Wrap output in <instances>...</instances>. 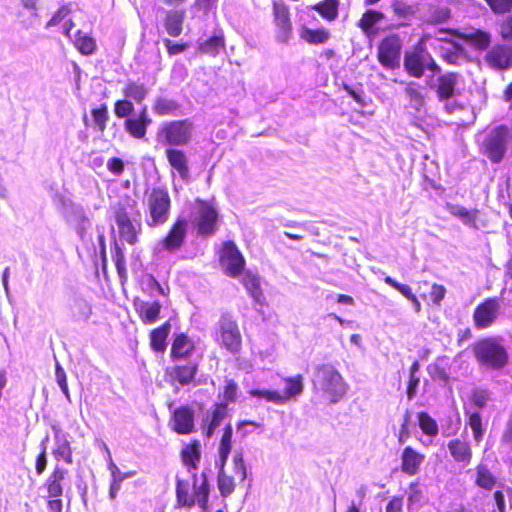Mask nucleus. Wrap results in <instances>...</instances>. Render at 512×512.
Listing matches in <instances>:
<instances>
[{"label": "nucleus", "mask_w": 512, "mask_h": 512, "mask_svg": "<svg viewBox=\"0 0 512 512\" xmlns=\"http://www.w3.org/2000/svg\"><path fill=\"white\" fill-rule=\"evenodd\" d=\"M424 460L425 456L423 454L407 446L401 454V471L409 476H414L419 472Z\"/></svg>", "instance_id": "obj_21"}, {"label": "nucleus", "mask_w": 512, "mask_h": 512, "mask_svg": "<svg viewBox=\"0 0 512 512\" xmlns=\"http://www.w3.org/2000/svg\"><path fill=\"white\" fill-rule=\"evenodd\" d=\"M193 123L188 120H175L162 125L157 137L160 143L169 146H185L191 138Z\"/></svg>", "instance_id": "obj_4"}, {"label": "nucleus", "mask_w": 512, "mask_h": 512, "mask_svg": "<svg viewBox=\"0 0 512 512\" xmlns=\"http://www.w3.org/2000/svg\"><path fill=\"white\" fill-rule=\"evenodd\" d=\"M75 230H76V233L78 235V237L80 238V240L82 241V243L84 245H89L91 244L93 246V242H92V235L89 233V230L91 228V221L89 218L81 221V222H78L76 224L73 225Z\"/></svg>", "instance_id": "obj_55"}, {"label": "nucleus", "mask_w": 512, "mask_h": 512, "mask_svg": "<svg viewBox=\"0 0 512 512\" xmlns=\"http://www.w3.org/2000/svg\"><path fill=\"white\" fill-rule=\"evenodd\" d=\"M436 93L439 101H448L454 96L455 87L457 84V75L454 73H447L437 79Z\"/></svg>", "instance_id": "obj_25"}, {"label": "nucleus", "mask_w": 512, "mask_h": 512, "mask_svg": "<svg viewBox=\"0 0 512 512\" xmlns=\"http://www.w3.org/2000/svg\"><path fill=\"white\" fill-rule=\"evenodd\" d=\"M194 478V494L192 495L195 499V503H197L200 507L205 508L208 502L209 496V484L205 475H202V482L197 485L196 474L193 475Z\"/></svg>", "instance_id": "obj_44"}, {"label": "nucleus", "mask_w": 512, "mask_h": 512, "mask_svg": "<svg viewBox=\"0 0 512 512\" xmlns=\"http://www.w3.org/2000/svg\"><path fill=\"white\" fill-rule=\"evenodd\" d=\"M404 68L410 76L416 78H420L425 70H430L433 73L440 72V67L430 53L422 47H416L412 52L405 54Z\"/></svg>", "instance_id": "obj_6"}, {"label": "nucleus", "mask_w": 512, "mask_h": 512, "mask_svg": "<svg viewBox=\"0 0 512 512\" xmlns=\"http://www.w3.org/2000/svg\"><path fill=\"white\" fill-rule=\"evenodd\" d=\"M384 19V14L376 10H367L358 22L364 32H369L378 22Z\"/></svg>", "instance_id": "obj_47"}, {"label": "nucleus", "mask_w": 512, "mask_h": 512, "mask_svg": "<svg viewBox=\"0 0 512 512\" xmlns=\"http://www.w3.org/2000/svg\"><path fill=\"white\" fill-rule=\"evenodd\" d=\"M491 399V392L487 389H475L472 393V402L479 409L484 408Z\"/></svg>", "instance_id": "obj_61"}, {"label": "nucleus", "mask_w": 512, "mask_h": 512, "mask_svg": "<svg viewBox=\"0 0 512 512\" xmlns=\"http://www.w3.org/2000/svg\"><path fill=\"white\" fill-rule=\"evenodd\" d=\"M194 351V343L185 334H179L175 337L171 347V357L173 360L186 359Z\"/></svg>", "instance_id": "obj_27"}, {"label": "nucleus", "mask_w": 512, "mask_h": 512, "mask_svg": "<svg viewBox=\"0 0 512 512\" xmlns=\"http://www.w3.org/2000/svg\"><path fill=\"white\" fill-rule=\"evenodd\" d=\"M509 141V129L500 125L492 129L485 136L482 150L485 156L493 163H500L504 158Z\"/></svg>", "instance_id": "obj_5"}, {"label": "nucleus", "mask_w": 512, "mask_h": 512, "mask_svg": "<svg viewBox=\"0 0 512 512\" xmlns=\"http://www.w3.org/2000/svg\"><path fill=\"white\" fill-rule=\"evenodd\" d=\"M188 222L184 218H178L172 225L167 235L155 246L157 254L167 251L177 252L184 244L187 236Z\"/></svg>", "instance_id": "obj_8"}, {"label": "nucleus", "mask_w": 512, "mask_h": 512, "mask_svg": "<svg viewBox=\"0 0 512 512\" xmlns=\"http://www.w3.org/2000/svg\"><path fill=\"white\" fill-rule=\"evenodd\" d=\"M218 489L222 497L230 496L235 490L234 478L227 475L222 466H219Z\"/></svg>", "instance_id": "obj_46"}, {"label": "nucleus", "mask_w": 512, "mask_h": 512, "mask_svg": "<svg viewBox=\"0 0 512 512\" xmlns=\"http://www.w3.org/2000/svg\"><path fill=\"white\" fill-rule=\"evenodd\" d=\"M251 397L265 400L274 404H283L281 393L276 390L252 389L248 392Z\"/></svg>", "instance_id": "obj_48"}, {"label": "nucleus", "mask_w": 512, "mask_h": 512, "mask_svg": "<svg viewBox=\"0 0 512 512\" xmlns=\"http://www.w3.org/2000/svg\"><path fill=\"white\" fill-rule=\"evenodd\" d=\"M135 306L140 319L145 324L155 323L159 317L162 307L158 301H139L135 303Z\"/></svg>", "instance_id": "obj_26"}, {"label": "nucleus", "mask_w": 512, "mask_h": 512, "mask_svg": "<svg viewBox=\"0 0 512 512\" xmlns=\"http://www.w3.org/2000/svg\"><path fill=\"white\" fill-rule=\"evenodd\" d=\"M68 309L73 321H87L92 313L90 304L82 297L74 295L69 299Z\"/></svg>", "instance_id": "obj_24"}, {"label": "nucleus", "mask_w": 512, "mask_h": 512, "mask_svg": "<svg viewBox=\"0 0 512 512\" xmlns=\"http://www.w3.org/2000/svg\"><path fill=\"white\" fill-rule=\"evenodd\" d=\"M219 335L217 341L228 351L235 354L239 352L242 337L237 322L229 314H223L217 324Z\"/></svg>", "instance_id": "obj_7"}, {"label": "nucleus", "mask_w": 512, "mask_h": 512, "mask_svg": "<svg viewBox=\"0 0 512 512\" xmlns=\"http://www.w3.org/2000/svg\"><path fill=\"white\" fill-rule=\"evenodd\" d=\"M220 263L227 275L236 277L243 271L245 260L236 245L228 241L223 245Z\"/></svg>", "instance_id": "obj_11"}, {"label": "nucleus", "mask_w": 512, "mask_h": 512, "mask_svg": "<svg viewBox=\"0 0 512 512\" xmlns=\"http://www.w3.org/2000/svg\"><path fill=\"white\" fill-rule=\"evenodd\" d=\"M274 22L277 27V39L287 42L291 33V21L288 6L283 1H275L273 4Z\"/></svg>", "instance_id": "obj_15"}, {"label": "nucleus", "mask_w": 512, "mask_h": 512, "mask_svg": "<svg viewBox=\"0 0 512 512\" xmlns=\"http://www.w3.org/2000/svg\"><path fill=\"white\" fill-rule=\"evenodd\" d=\"M224 47V39L221 36H213L201 45V51L207 54L216 55Z\"/></svg>", "instance_id": "obj_57"}, {"label": "nucleus", "mask_w": 512, "mask_h": 512, "mask_svg": "<svg viewBox=\"0 0 512 512\" xmlns=\"http://www.w3.org/2000/svg\"><path fill=\"white\" fill-rule=\"evenodd\" d=\"M402 43L397 35L385 37L378 47V60L386 69L399 67Z\"/></svg>", "instance_id": "obj_9"}, {"label": "nucleus", "mask_w": 512, "mask_h": 512, "mask_svg": "<svg viewBox=\"0 0 512 512\" xmlns=\"http://www.w3.org/2000/svg\"><path fill=\"white\" fill-rule=\"evenodd\" d=\"M134 104L131 100L125 98L122 100H117L114 104V114L116 117L120 119H127L132 117V113L134 112Z\"/></svg>", "instance_id": "obj_52"}, {"label": "nucleus", "mask_w": 512, "mask_h": 512, "mask_svg": "<svg viewBox=\"0 0 512 512\" xmlns=\"http://www.w3.org/2000/svg\"><path fill=\"white\" fill-rule=\"evenodd\" d=\"M418 421L419 427L426 435L435 437L438 434V424L428 413H418Z\"/></svg>", "instance_id": "obj_49"}, {"label": "nucleus", "mask_w": 512, "mask_h": 512, "mask_svg": "<svg viewBox=\"0 0 512 512\" xmlns=\"http://www.w3.org/2000/svg\"><path fill=\"white\" fill-rule=\"evenodd\" d=\"M72 4H64L62 5L52 16V18L47 22L46 28H50L58 25L62 20H64L71 12Z\"/></svg>", "instance_id": "obj_60"}, {"label": "nucleus", "mask_w": 512, "mask_h": 512, "mask_svg": "<svg viewBox=\"0 0 512 512\" xmlns=\"http://www.w3.org/2000/svg\"><path fill=\"white\" fill-rule=\"evenodd\" d=\"M184 17L183 11L172 10L167 13L165 29L170 36L178 37L182 33Z\"/></svg>", "instance_id": "obj_35"}, {"label": "nucleus", "mask_w": 512, "mask_h": 512, "mask_svg": "<svg viewBox=\"0 0 512 512\" xmlns=\"http://www.w3.org/2000/svg\"><path fill=\"white\" fill-rule=\"evenodd\" d=\"M233 472L240 479V482L245 481L247 478V467L244 461V455L242 450H236L233 454Z\"/></svg>", "instance_id": "obj_53"}, {"label": "nucleus", "mask_w": 512, "mask_h": 512, "mask_svg": "<svg viewBox=\"0 0 512 512\" xmlns=\"http://www.w3.org/2000/svg\"><path fill=\"white\" fill-rule=\"evenodd\" d=\"M487 63L495 69L505 70L512 66V46L496 45L486 55Z\"/></svg>", "instance_id": "obj_17"}, {"label": "nucleus", "mask_w": 512, "mask_h": 512, "mask_svg": "<svg viewBox=\"0 0 512 512\" xmlns=\"http://www.w3.org/2000/svg\"><path fill=\"white\" fill-rule=\"evenodd\" d=\"M55 380L68 402H71L65 370L58 361L55 364Z\"/></svg>", "instance_id": "obj_56"}, {"label": "nucleus", "mask_w": 512, "mask_h": 512, "mask_svg": "<svg viewBox=\"0 0 512 512\" xmlns=\"http://www.w3.org/2000/svg\"><path fill=\"white\" fill-rule=\"evenodd\" d=\"M438 35L439 40L447 41L449 45V47L446 49L447 52L444 56L445 59L449 63H456L464 53L462 47L458 43L448 40V36H453V33L450 30H439Z\"/></svg>", "instance_id": "obj_33"}, {"label": "nucleus", "mask_w": 512, "mask_h": 512, "mask_svg": "<svg viewBox=\"0 0 512 512\" xmlns=\"http://www.w3.org/2000/svg\"><path fill=\"white\" fill-rule=\"evenodd\" d=\"M179 109L180 104L177 101L166 97L156 98L153 105L154 113L160 116L176 115Z\"/></svg>", "instance_id": "obj_40"}, {"label": "nucleus", "mask_w": 512, "mask_h": 512, "mask_svg": "<svg viewBox=\"0 0 512 512\" xmlns=\"http://www.w3.org/2000/svg\"><path fill=\"white\" fill-rule=\"evenodd\" d=\"M165 153L170 166L178 173L181 180L188 182L190 180V168L186 153L176 148H169Z\"/></svg>", "instance_id": "obj_18"}, {"label": "nucleus", "mask_w": 512, "mask_h": 512, "mask_svg": "<svg viewBox=\"0 0 512 512\" xmlns=\"http://www.w3.org/2000/svg\"><path fill=\"white\" fill-rule=\"evenodd\" d=\"M339 0H324L313 6L323 18L332 21L338 16Z\"/></svg>", "instance_id": "obj_42"}, {"label": "nucleus", "mask_w": 512, "mask_h": 512, "mask_svg": "<svg viewBox=\"0 0 512 512\" xmlns=\"http://www.w3.org/2000/svg\"><path fill=\"white\" fill-rule=\"evenodd\" d=\"M447 449L455 462L466 467L472 460V449L467 441L452 439L447 444Z\"/></svg>", "instance_id": "obj_22"}, {"label": "nucleus", "mask_w": 512, "mask_h": 512, "mask_svg": "<svg viewBox=\"0 0 512 512\" xmlns=\"http://www.w3.org/2000/svg\"><path fill=\"white\" fill-rule=\"evenodd\" d=\"M63 213L66 220L71 225H74L88 218L83 206L74 203L71 200H66L63 202Z\"/></svg>", "instance_id": "obj_34"}, {"label": "nucleus", "mask_w": 512, "mask_h": 512, "mask_svg": "<svg viewBox=\"0 0 512 512\" xmlns=\"http://www.w3.org/2000/svg\"><path fill=\"white\" fill-rule=\"evenodd\" d=\"M226 404H216L213 411L208 412L204 419V429L207 437H211L226 416Z\"/></svg>", "instance_id": "obj_28"}, {"label": "nucleus", "mask_w": 512, "mask_h": 512, "mask_svg": "<svg viewBox=\"0 0 512 512\" xmlns=\"http://www.w3.org/2000/svg\"><path fill=\"white\" fill-rule=\"evenodd\" d=\"M500 312V303L497 298H488L480 303L474 310L473 322L477 329L490 327Z\"/></svg>", "instance_id": "obj_10"}, {"label": "nucleus", "mask_w": 512, "mask_h": 512, "mask_svg": "<svg viewBox=\"0 0 512 512\" xmlns=\"http://www.w3.org/2000/svg\"><path fill=\"white\" fill-rule=\"evenodd\" d=\"M149 216L146 223L149 227H157L165 224L169 219L171 200L165 189L154 188L147 196Z\"/></svg>", "instance_id": "obj_3"}, {"label": "nucleus", "mask_w": 512, "mask_h": 512, "mask_svg": "<svg viewBox=\"0 0 512 512\" xmlns=\"http://www.w3.org/2000/svg\"><path fill=\"white\" fill-rule=\"evenodd\" d=\"M479 367L487 371H502L509 364V352L501 337H485L472 346Z\"/></svg>", "instance_id": "obj_1"}, {"label": "nucleus", "mask_w": 512, "mask_h": 512, "mask_svg": "<svg viewBox=\"0 0 512 512\" xmlns=\"http://www.w3.org/2000/svg\"><path fill=\"white\" fill-rule=\"evenodd\" d=\"M173 430L178 434H189L194 430V412L188 406L177 408L172 416Z\"/></svg>", "instance_id": "obj_19"}, {"label": "nucleus", "mask_w": 512, "mask_h": 512, "mask_svg": "<svg viewBox=\"0 0 512 512\" xmlns=\"http://www.w3.org/2000/svg\"><path fill=\"white\" fill-rule=\"evenodd\" d=\"M152 119L148 115L147 107L144 106L136 116L127 118L124 122L125 131L136 139H143L146 136L147 128Z\"/></svg>", "instance_id": "obj_16"}, {"label": "nucleus", "mask_w": 512, "mask_h": 512, "mask_svg": "<svg viewBox=\"0 0 512 512\" xmlns=\"http://www.w3.org/2000/svg\"><path fill=\"white\" fill-rule=\"evenodd\" d=\"M170 332V324L165 323L161 327L154 329L150 334V344L154 351L163 353L166 350V339Z\"/></svg>", "instance_id": "obj_36"}, {"label": "nucleus", "mask_w": 512, "mask_h": 512, "mask_svg": "<svg viewBox=\"0 0 512 512\" xmlns=\"http://www.w3.org/2000/svg\"><path fill=\"white\" fill-rule=\"evenodd\" d=\"M68 471L59 465H56L52 473L48 476L44 483L48 498H58L63 495L64 482Z\"/></svg>", "instance_id": "obj_20"}, {"label": "nucleus", "mask_w": 512, "mask_h": 512, "mask_svg": "<svg viewBox=\"0 0 512 512\" xmlns=\"http://www.w3.org/2000/svg\"><path fill=\"white\" fill-rule=\"evenodd\" d=\"M451 11L448 7H432L430 8L426 21L432 24H441L448 21Z\"/></svg>", "instance_id": "obj_51"}, {"label": "nucleus", "mask_w": 512, "mask_h": 512, "mask_svg": "<svg viewBox=\"0 0 512 512\" xmlns=\"http://www.w3.org/2000/svg\"><path fill=\"white\" fill-rule=\"evenodd\" d=\"M301 37L310 44H322L329 39V32L325 29L313 30L305 28L302 31Z\"/></svg>", "instance_id": "obj_50"}, {"label": "nucleus", "mask_w": 512, "mask_h": 512, "mask_svg": "<svg viewBox=\"0 0 512 512\" xmlns=\"http://www.w3.org/2000/svg\"><path fill=\"white\" fill-rule=\"evenodd\" d=\"M122 93L125 98L140 104L149 94V89L144 83L130 81L122 89Z\"/></svg>", "instance_id": "obj_32"}, {"label": "nucleus", "mask_w": 512, "mask_h": 512, "mask_svg": "<svg viewBox=\"0 0 512 512\" xmlns=\"http://www.w3.org/2000/svg\"><path fill=\"white\" fill-rule=\"evenodd\" d=\"M242 284L249 295L253 298L254 302L257 305L262 306L264 304L265 297L262 293L258 276L250 272H245L242 278Z\"/></svg>", "instance_id": "obj_29"}, {"label": "nucleus", "mask_w": 512, "mask_h": 512, "mask_svg": "<svg viewBox=\"0 0 512 512\" xmlns=\"http://www.w3.org/2000/svg\"><path fill=\"white\" fill-rule=\"evenodd\" d=\"M469 426L472 429L475 441L480 442L484 435V429L482 427L481 415L478 412L472 413L469 416Z\"/></svg>", "instance_id": "obj_58"}, {"label": "nucleus", "mask_w": 512, "mask_h": 512, "mask_svg": "<svg viewBox=\"0 0 512 512\" xmlns=\"http://www.w3.org/2000/svg\"><path fill=\"white\" fill-rule=\"evenodd\" d=\"M91 115L94 123L100 132L106 129L107 121L109 120L108 108L106 104H102L99 108L93 109Z\"/></svg>", "instance_id": "obj_54"}, {"label": "nucleus", "mask_w": 512, "mask_h": 512, "mask_svg": "<svg viewBox=\"0 0 512 512\" xmlns=\"http://www.w3.org/2000/svg\"><path fill=\"white\" fill-rule=\"evenodd\" d=\"M384 282L399 291L408 300L415 296L412 292V289L408 285L401 284L390 276H385Z\"/></svg>", "instance_id": "obj_63"}, {"label": "nucleus", "mask_w": 512, "mask_h": 512, "mask_svg": "<svg viewBox=\"0 0 512 512\" xmlns=\"http://www.w3.org/2000/svg\"><path fill=\"white\" fill-rule=\"evenodd\" d=\"M218 213L217 211L205 202H201L193 223L200 236H211L216 231Z\"/></svg>", "instance_id": "obj_12"}, {"label": "nucleus", "mask_w": 512, "mask_h": 512, "mask_svg": "<svg viewBox=\"0 0 512 512\" xmlns=\"http://www.w3.org/2000/svg\"><path fill=\"white\" fill-rule=\"evenodd\" d=\"M177 503L181 507L191 508L195 505V499L189 494V483L178 479L176 484Z\"/></svg>", "instance_id": "obj_43"}, {"label": "nucleus", "mask_w": 512, "mask_h": 512, "mask_svg": "<svg viewBox=\"0 0 512 512\" xmlns=\"http://www.w3.org/2000/svg\"><path fill=\"white\" fill-rule=\"evenodd\" d=\"M286 384L284 392L281 393L283 398V404L292 398H296L302 394L304 385L302 375H296L294 377H286L283 379Z\"/></svg>", "instance_id": "obj_31"}, {"label": "nucleus", "mask_w": 512, "mask_h": 512, "mask_svg": "<svg viewBox=\"0 0 512 512\" xmlns=\"http://www.w3.org/2000/svg\"><path fill=\"white\" fill-rule=\"evenodd\" d=\"M450 213L458 217L465 225H472L475 222V215L465 207L459 205L451 206Z\"/></svg>", "instance_id": "obj_59"}, {"label": "nucleus", "mask_w": 512, "mask_h": 512, "mask_svg": "<svg viewBox=\"0 0 512 512\" xmlns=\"http://www.w3.org/2000/svg\"><path fill=\"white\" fill-rule=\"evenodd\" d=\"M392 9L397 16L403 18H407L414 14V7L401 0H395L392 3Z\"/></svg>", "instance_id": "obj_64"}, {"label": "nucleus", "mask_w": 512, "mask_h": 512, "mask_svg": "<svg viewBox=\"0 0 512 512\" xmlns=\"http://www.w3.org/2000/svg\"><path fill=\"white\" fill-rule=\"evenodd\" d=\"M200 446L197 443L186 446L182 451L183 463L188 467V472L195 474L200 461Z\"/></svg>", "instance_id": "obj_37"}, {"label": "nucleus", "mask_w": 512, "mask_h": 512, "mask_svg": "<svg viewBox=\"0 0 512 512\" xmlns=\"http://www.w3.org/2000/svg\"><path fill=\"white\" fill-rule=\"evenodd\" d=\"M404 92L408 100V107L417 115L424 113L425 97L421 87L415 82H409L406 84Z\"/></svg>", "instance_id": "obj_23"}, {"label": "nucleus", "mask_w": 512, "mask_h": 512, "mask_svg": "<svg viewBox=\"0 0 512 512\" xmlns=\"http://www.w3.org/2000/svg\"><path fill=\"white\" fill-rule=\"evenodd\" d=\"M232 435H233V430H232L231 425L229 424L225 427V430L222 435V438H221V441L219 444V448H218L219 461L217 462V464L219 466L225 467V465L227 463V460H228V457H229V454H230L231 448H232Z\"/></svg>", "instance_id": "obj_39"}, {"label": "nucleus", "mask_w": 512, "mask_h": 512, "mask_svg": "<svg viewBox=\"0 0 512 512\" xmlns=\"http://www.w3.org/2000/svg\"><path fill=\"white\" fill-rule=\"evenodd\" d=\"M115 220L121 239L130 245H134L137 242V235L141 230L140 223H133L127 211L122 207L117 209Z\"/></svg>", "instance_id": "obj_14"}, {"label": "nucleus", "mask_w": 512, "mask_h": 512, "mask_svg": "<svg viewBox=\"0 0 512 512\" xmlns=\"http://www.w3.org/2000/svg\"><path fill=\"white\" fill-rule=\"evenodd\" d=\"M312 382L314 388L323 392L332 403L338 402L346 393V385L342 376L328 364L316 368Z\"/></svg>", "instance_id": "obj_2"}, {"label": "nucleus", "mask_w": 512, "mask_h": 512, "mask_svg": "<svg viewBox=\"0 0 512 512\" xmlns=\"http://www.w3.org/2000/svg\"><path fill=\"white\" fill-rule=\"evenodd\" d=\"M54 447L52 454L57 461L63 460L66 464L73 463V451L70 443V435L59 426L53 425Z\"/></svg>", "instance_id": "obj_13"}, {"label": "nucleus", "mask_w": 512, "mask_h": 512, "mask_svg": "<svg viewBox=\"0 0 512 512\" xmlns=\"http://www.w3.org/2000/svg\"><path fill=\"white\" fill-rule=\"evenodd\" d=\"M197 372V364L188 363L186 365H177L174 368L173 376L182 386L188 385L194 379Z\"/></svg>", "instance_id": "obj_41"}, {"label": "nucleus", "mask_w": 512, "mask_h": 512, "mask_svg": "<svg viewBox=\"0 0 512 512\" xmlns=\"http://www.w3.org/2000/svg\"><path fill=\"white\" fill-rule=\"evenodd\" d=\"M423 500V493L418 482H412L409 485L408 505H420Z\"/></svg>", "instance_id": "obj_62"}, {"label": "nucleus", "mask_w": 512, "mask_h": 512, "mask_svg": "<svg viewBox=\"0 0 512 512\" xmlns=\"http://www.w3.org/2000/svg\"><path fill=\"white\" fill-rule=\"evenodd\" d=\"M75 47L78 49V51L83 55H91L96 50V42L95 40L82 33L80 30L76 33L75 38Z\"/></svg>", "instance_id": "obj_45"}, {"label": "nucleus", "mask_w": 512, "mask_h": 512, "mask_svg": "<svg viewBox=\"0 0 512 512\" xmlns=\"http://www.w3.org/2000/svg\"><path fill=\"white\" fill-rule=\"evenodd\" d=\"M475 484L485 490H492L496 484V477L486 464L480 463L474 470Z\"/></svg>", "instance_id": "obj_30"}, {"label": "nucleus", "mask_w": 512, "mask_h": 512, "mask_svg": "<svg viewBox=\"0 0 512 512\" xmlns=\"http://www.w3.org/2000/svg\"><path fill=\"white\" fill-rule=\"evenodd\" d=\"M463 38L470 46L478 50H485L491 42L490 34L481 30L467 32Z\"/></svg>", "instance_id": "obj_38"}]
</instances>
